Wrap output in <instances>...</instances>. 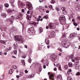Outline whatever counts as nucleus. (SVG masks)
I'll return each mask as SVG.
<instances>
[{
  "label": "nucleus",
  "mask_w": 80,
  "mask_h": 80,
  "mask_svg": "<svg viewBox=\"0 0 80 80\" xmlns=\"http://www.w3.org/2000/svg\"><path fill=\"white\" fill-rule=\"evenodd\" d=\"M62 46L63 47L67 48L68 47H70V44L67 43V41L66 40H63L62 42Z\"/></svg>",
  "instance_id": "f257e3e1"
},
{
  "label": "nucleus",
  "mask_w": 80,
  "mask_h": 80,
  "mask_svg": "<svg viewBox=\"0 0 80 80\" xmlns=\"http://www.w3.org/2000/svg\"><path fill=\"white\" fill-rule=\"evenodd\" d=\"M19 15L21 17H17V18H15L14 16H11V19H9L10 22H11V23H13V19H18V20H22V14L21 13L19 14Z\"/></svg>",
  "instance_id": "f03ea898"
},
{
  "label": "nucleus",
  "mask_w": 80,
  "mask_h": 80,
  "mask_svg": "<svg viewBox=\"0 0 80 80\" xmlns=\"http://www.w3.org/2000/svg\"><path fill=\"white\" fill-rule=\"evenodd\" d=\"M15 38L18 41V42H19L21 43L23 42V41H24V39L23 38V37L20 36H16L15 37Z\"/></svg>",
  "instance_id": "7ed1b4c3"
},
{
  "label": "nucleus",
  "mask_w": 80,
  "mask_h": 80,
  "mask_svg": "<svg viewBox=\"0 0 80 80\" xmlns=\"http://www.w3.org/2000/svg\"><path fill=\"white\" fill-rule=\"evenodd\" d=\"M42 62L45 64H46L47 66H48L49 62L48 61V58L47 57H45L43 59Z\"/></svg>",
  "instance_id": "20e7f679"
},
{
  "label": "nucleus",
  "mask_w": 80,
  "mask_h": 80,
  "mask_svg": "<svg viewBox=\"0 0 80 80\" xmlns=\"http://www.w3.org/2000/svg\"><path fill=\"white\" fill-rule=\"evenodd\" d=\"M26 5L28 6V8L29 10H32L33 9V7L32 6V4L30 2L27 1L26 2Z\"/></svg>",
  "instance_id": "39448f33"
},
{
  "label": "nucleus",
  "mask_w": 80,
  "mask_h": 80,
  "mask_svg": "<svg viewBox=\"0 0 80 80\" xmlns=\"http://www.w3.org/2000/svg\"><path fill=\"white\" fill-rule=\"evenodd\" d=\"M34 32V29L33 27H31L30 28L28 29V33H30V34L31 35H32L33 34V32Z\"/></svg>",
  "instance_id": "423d86ee"
},
{
  "label": "nucleus",
  "mask_w": 80,
  "mask_h": 80,
  "mask_svg": "<svg viewBox=\"0 0 80 80\" xmlns=\"http://www.w3.org/2000/svg\"><path fill=\"white\" fill-rule=\"evenodd\" d=\"M57 55L55 54H53L51 56V60H52L53 61H55L56 59H57Z\"/></svg>",
  "instance_id": "0eeeda50"
},
{
  "label": "nucleus",
  "mask_w": 80,
  "mask_h": 80,
  "mask_svg": "<svg viewBox=\"0 0 80 80\" xmlns=\"http://www.w3.org/2000/svg\"><path fill=\"white\" fill-rule=\"evenodd\" d=\"M18 5H20L22 8H24L25 5L24 3L20 1H18Z\"/></svg>",
  "instance_id": "6e6552de"
},
{
  "label": "nucleus",
  "mask_w": 80,
  "mask_h": 80,
  "mask_svg": "<svg viewBox=\"0 0 80 80\" xmlns=\"http://www.w3.org/2000/svg\"><path fill=\"white\" fill-rule=\"evenodd\" d=\"M75 34L73 33L70 34L68 38H70V39L72 40V39H73V38H74V37H75Z\"/></svg>",
  "instance_id": "1a4fd4ad"
},
{
  "label": "nucleus",
  "mask_w": 80,
  "mask_h": 80,
  "mask_svg": "<svg viewBox=\"0 0 80 80\" xmlns=\"http://www.w3.org/2000/svg\"><path fill=\"white\" fill-rule=\"evenodd\" d=\"M29 24L32 27H34V26H36V23L35 22H30Z\"/></svg>",
  "instance_id": "9d476101"
},
{
  "label": "nucleus",
  "mask_w": 80,
  "mask_h": 80,
  "mask_svg": "<svg viewBox=\"0 0 80 80\" xmlns=\"http://www.w3.org/2000/svg\"><path fill=\"white\" fill-rule=\"evenodd\" d=\"M65 19V17L63 16H61L59 18V20L60 22L62 21L63 20H64Z\"/></svg>",
  "instance_id": "9b49d317"
},
{
  "label": "nucleus",
  "mask_w": 80,
  "mask_h": 80,
  "mask_svg": "<svg viewBox=\"0 0 80 80\" xmlns=\"http://www.w3.org/2000/svg\"><path fill=\"white\" fill-rule=\"evenodd\" d=\"M45 42L46 44H47L48 45H49V43H50V41H49V40H48V38H46L45 39Z\"/></svg>",
  "instance_id": "f8f14e48"
},
{
  "label": "nucleus",
  "mask_w": 80,
  "mask_h": 80,
  "mask_svg": "<svg viewBox=\"0 0 80 80\" xmlns=\"http://www.w3.org/2000/svg\"><path fill=\"white\" fill-rule=\"evenodd\" d=\"M54 75L53 74L50 75L49 78V79H50V80H54V78H53Z\"/></svg>",
  "instance_id": "ddd939ff"
},
{
  "label": "nucleus",
  "mask_w": 80,
  "mask_h": 80,
  "mask_svg": "<svg viewBox=\"0 0 80 80\" xmlns=\"http://www.w3.org/2000/svg\"><path fill=\"white\" fill-rule=\"evenodd\" d=\"M49 27L50 28H54V24L51 23L49 26Z\"/></svg>",
  "instance_id": "4468645a"
},
{
  "label": "nucleus",
  "mask_w": 80,
  "mask_h": 80,
  "mask_svg": "<svg viewBox=\"0 0 80 80\" xmlns=\"http://www.w3.org/2000/svg\"><path fill=\"white\" fill-rule=\"evenodd\" d=\"M0 43L4 44V45H6V41H3L2 40H0Z\"/></svg>",
  "instance_id": "2eb2a0df"
},
{
  "label": "nucleus",
  "mask_w": 80,
  "mask_h": 80,
  "mask_svg": "<svg viewBox=\"0 0 80 80\" xmlns=\"http://www.w3.org/2000/svg\"><path fill=\"white\" fill-rule=\"evenodd\" d=\"M1 15L2 17L4 18L6 17V16H7L6 14L5 13H2L1 14Z\"/></svg>",
  "instance_id": "dca6fc26"
},
{
  "label": "nucleus",
  "mask_w": 80,
  "mask_h": 80,
  "mask_svg": "<svg viewBox=\"0 0 80 80\" xmlns=\"http://www.w3.org/2000/svg\"><path fill=\"white\" fill-rule=\"evenodd\" d=\"M51 36L52 37H54L55 36V32H52L51 33Z\"/></svg>",
  "instance_id": "f3484780"
},
{
  "label": "nucleus",
  "mask_w": 80,
  "mask_h": 80,
  "mask_svg": "<svg viewBox=\"0 0 80 80\" xmlns=\"http://www.w3.org/2000/svg\"><path fill=\"white\" fill-rule=\"evenodd\" d=\"M66 37L67 36H66V33H64L62 36V38H66Z\"/></svg>",
  "instance_id": "a211bd4d"
},
{
  "label": "nucleus",
  "mask_w": 80,
  "mask_h": 80,
  "mask_svg": "<svg viewBox=\"0 0 80 80\" xmlns=\"http://www.w3.org/2000/svg\"><path fill=\"white\" fill-rule=\"evenodd\" d=\"M13 70L12 69H10L9 71V74H12V73H13Z\"/></svg>",
  "instance_id": "6ab92c4d"
},
{
  "label": "nucleus",
  "mask_w": 80,
  "mask_h": 80,
  "mask_svg": "<svg viewBox=\"0 0 80 80\" xmlns=\"http://www.w3.org/2000/svg\"><path fill=\"white\" fill-rule=\"evenodd\" d=\"M42 32H43V29L41 27L39 28V32L42 33Z\"/></svg>",
  "instance_id": "aec40b11"
},
{
  "label": "nucleus",
  "mask_w": 80,
  "mask_h": 80,
  "mask_svg": "<svg viewBox=\"0 0 80 80\" xmlns=\"http://www.w3.org/2000/svg\"><path fill=\"white\" fill-rule=\"evenodd\" d=\"M57 78L59 79H62V75H58V76H57Z\"/></svg>",
  "instance_id": "412c9836"
},
{
  "label": "nucleus",
  "mask_w": 80,
  "mask_h": 80,
  "mask_svg": "<svg viewBox=\"0 0 80 80\" xmlns=\"http://www.w3.org/2000/svg\"><path fill=\"white\" fill-rule=\"evenodd\" d=\"M74 57V55L73 54H71L70 56V58L71 59H73Z\"/></svg>",
  "instance_id": "4be33fe9"
},
{
  "label": "nucleus",
  "mask_w": 80,
  "mask_h": 80,
  "mask_svg": "<svg viewBox=\"0 0 80 80\" xmlns=\"http://www.w3.org/2000/svg\"><path fill=\"white\" fill-rule=\"evenodd\" d=\"M58 50L60 52H62V49L60 48H58Z\"/></svg>",
  "instance_id": "5701e85b"
},
{
  "label": "nucleus",
  "mask_w": 80,
  "mask_h": 80,
  "mask_svg": "<svg viewBox=\"0 0 80 80\" xmlns=\"http://www.w3.org/2000/svg\"><path fill=\"white\" fill-rule=\"evenodd\" d=\"M40 11L41 12L43 13H45V9H42L40 10Z\"/></svg>",
  "instance_id": "b1692460"
},
{
  "label": "nucleus",
  "mask_w": 80,
  "mask_h": 80,
  "mask_svg": "<svg viewBox=\"0 0 80 80\" xmlns=\"http://www.w3.org/2000/svg\"><path fill=\"white\" fill-rule=\"evenodd\" d=\"M33 77H34V74H32L30 76H29L28 77V78H33Z\"/></svg>",
  "instance_id": "393cba45"
},
{
  "label": "nucleus",
  "mask_w": 80,
  "mask_h": 80,
  "mask_svg": "<svg viewBox=\"0 0 80 80\" xmlns=\"http://www.w3.org/2000/svg\"><path fill=\"white\" fill-rule=\"evenodd\" d=\"M22 62L23 65H25V61L24 60H22Z\"/></svg>",
  "instance_id": "a878e982"
},
{
  "label": "nucleus",
  "mask_w": 80,
  "mask_h": 80,
  "mask_svg": "<svg viewBox=\"0 0 80 80\" xmlns=\"http://www.w3.org/2000/svg\"><path fill=\"white\" fill-rule=\"evenodd\" d=\"M70 45L72 47H75V44H73V43H71Z\"/></svg>",
  "instance_id": "bb28decb"
},
{
  "label": "nucleus",
  "mask_w": 80,
  "mask_h": 80,
  "mask_svg": "<svg viewBox=\"0 0 80 80\" xmlns=\"http://www.w3.org/2000/svg\"><path fill=\"white\" fill-rule=\"evenodd\" d=\"M14 46V48H17V43H15Z\"/></svg>",
  "instance_id": "cd10ccee"
},
{
  "label": "nucleus",
  "mask_w": 80,
  "mask_h": 80,
  "mask_svg": "<svg viewBox=\"0 0 80 80\" xmlns=\"http://www.w3.org/2000/svg\"><path fill=\"white\" fill-rule=\"evenodd\" d=\"M80 75V72H78L76 73L75 75L76 76H78V75Z\"/></svg>",
  "instance_id": "c85d7f7f"
},
{
  "label": "nucleus",
  "mask_w": 80,
  "mask_h": 80,
  "mask_svg": "<svg viewBox=\"0 0 80 80\" xmlns=\"http://www.w3.org/2000/svg\"><path fill=\"white\" fill-rule=\"evenodd\" d=\"M68 65L69 67H72V63L69 62L68 63Z\"/></svg>",
  "instance_id": "c756f323"
},
{
  "label": "nucleus",
  "mask_w": 80,
  "mask_h": 80,
  "mask_svg": "<svg viewBox=\"0 0 80 80\" xmlns=\"http://www.w3.org/2000/svg\"><path fill=\"white\" fill-rule=\"evenodd\" d=\"M30 16L28 15L26 17V18H27V19L28 20H30Z\"/></svg>",
  "instance_id": "7c9ffc66"
},
{
  "label": "nucleus",
  "mask_w": 80,
  "mask_h": 80,
  "mask_svg": "<svg viewBox=\"0 0 80 80\" xmlns=\"http://www.w3.org/2000/svg\"><path fill=\"white\" fill-rule=\"evenodd\" d=\"M4 5L5 7H8V6H9V5H8V4L7 3H6V4H5Z\"/></svg>",
  "instance_id": "2f4dec72"
},
{
  "label": "nucleus",
  "mask_w": 80,
  "mask_h": 80,
  "mask_svg": "<svg viewBox=\"0 0 80 80\" xmlns=\"http://www.w3.org/2000/svg\"><path fill=\"white\" fill-rule=\"evenodd\" d=\"M55 1L54 0H52L51 1V3L52 4H54L55 3Z\"/></svg>",
  "instance_id": "473e14b6"
},
{
  "label": "nucleus",
  "mask_w": 80,
  "mask_h": 80,
  "mask_svg": "<svg viewBox=\"0 0 80 80\" xmlns=\"http://www.w3.org/2000/svg\"><path fill=\"white\" fill-rule=\"evenodd\" d=\"M14 53L15 55H17V50H14Z\"/></svg>",
  "instance_id": "72a5a7b5"
},
{
  "label": "nucleus",
  "mask_w": 80,
  "mask_h": 80,
  "mask_svg": "<svg viewBox=\"0 0 80 80\" xmlns=\"http://www.w3.org/2000/svg\"><path fill=\"white\" fill-rule=\"evenodd\" d=\"M68 80H72V78L71 77H68Z\"/></svg>",
  "instance_id": "f704fd0d"
},
{
  "label": "nucleus",
  "mask_w": 80,
  "mask_h": 80,
  "mask_svg": "<svg viewBox=\"0 0 80 80\" xmlns=\"http://www.w3.org/2000/svg\"><path fill=\"white\" fill-rule=\"evenodd\" d=\"M12 10H9L8 11V13H12Z\"/></svg>",
  "instance_id": "c9c22d12"
},
{
  "label": "nucleus",
  "mask_w": 80,
  "mask_h": 80,
  "mask_svg": "<svg viewBox=\"0 0 80 80\" xmlns=\"http://www.w3.org/2000/svg\"><path fill=\"white\" fill-rule=\"evenodd\" d=\"M64 68H65V69H66V70H67V69L68 68V65H66L64 66Z\"/></svg>",
  "instance_id": "e433bc0d"
},
{
  "label": "nucleus",
  "mask_w": 80,
  "mask_h": 80,
  "mask_svg": "<svg viewBox=\"0 0 80 80\" xmlns=\"http://www.w3.org/2000/svg\"><path fill=\"white\" fill-rule=\"evenodd\" d=\"M26 57H27V55H26L24 56H22V58H25Z\"/></svg>",
  "instance_id": "4c0bfd02"
},
{
  "label": "nucleus",
  "mask_w": 80,
  "mask_h": 80,
  "mask_svg": "<svg viewBox=\"0 0 80 80\" xmlns=\"http://www.w3.org/2000/svg\"><path fill=\"white\" fill-rule=\"evenodd\" d=\"M29 63H31V62H32V59H31V58H29V60H28Z\"/></svg>",
  "instance_id": "58836bf2"
},
{
  "label": "nucleus",
  "mask_w": 80,
  "mask_h": 80,
  "mask_svg": "<svg viewBox=\"0 0 80 80\" xmlns=\"http://www.w3.org/2000/svg\"><path fill=\"white\" fill-rule=\"evenodd\" d=\"M61 10H62V12H63V11L65 10V8L64 7H62L61 8Z\"/></svg>",
  "instance_id": "ea45409f"
},
{
  "label": "nucleus",
  "mask_w": 80,
  "mask_h": 80,
  "mask_svg": "<svg viewBox=\"0 0 80 80\" xmlns=\"http://www.w3.org/2000/svg\"><path fill=\"white\" fill-rule=\"evenodd\" d=\"M63 13H64V15H67V12L65 10L63 11Z\"/></svg>",
  "instance_id": "a19ab883"
},
{
  "label": "nucleus",
  "mask_w": 80,
  "mask_h": 80,
  "mask_svg": "<svg viewBox=\"0 0 80 80\" xmlns=\"http://www.w3.org/2000/svg\"><path fill=\"white\" fill-rule=\"evenodd\" d=\"M24 74V72H21L20 73L19 75H23Z\"/></svg>",
  "instance_id": "79ce46f5"
},
{
  "label": "nucleus",
  "mask_w": 80,
  "mask_h": 80,
  "mask_svg": "<svg viewBox=\"0 0 80 80\" xmlns=\"http://www.w3.org/2000/svg\"><path fill=\"white\" fill-rule=\"evenodd\" d=\"M74 59L76 61H77L78 60H79L78 58V57H76V58H74Z\"/></svg>",
  "instance_id": "37998d69"
},
{
  "label": "nucleus",
  "mask_w": 80,
  "mask_h": 80,
  "mask_svg": "<svg viewBox=\"0 0 80 80\" xmlns=\"http://www.w3.org/2000/svg\"><path fill=\"white\" fill-rule=\"evenodd\" d=\"M49 8H51V9L53 8V7H52V5H49Z\"/></svg>",
  "instance_id": "c03bdc74"
},
{
  "label": "nucleus",
  "mask_w": 80,
  "mask_h": 80,
  "mask_svg": "<svg viewBox=\"0 0 80 80\" xmlns=\"http://www.w3.org/2000/svg\"><path fill=\"white\" fill-rule=\"evenodd\" d=\"M44 18H48V15H46L44 17Z\"/></svg>",
  "instance_id": "a18cd8bd"
},
{
  "label": "nucleus",
  "mask_w": 80,
  "mask_h": 80,
  "mask_svg": "<svg viewBox=\"0 0 80 80\" xmlns=\"http://www.w3.org/2000/svg\"><path fill=\"white\" fill-rule=\"evenodd\" d=\"M73 25L75 26H77L78 25L77 23V22H74L73 23Z\"/></svg>",
  "instance_id": "49530a36"
},
{
  "label": "nucleus",
  "mask_w": 80,
  "mask_h": 80,
  "mask_svg": "<svg viewBox=\"0 0 80 80\" xmlns=\"http://www.w3.org/2000/svg\"><path fill=\"white\" fill-rule=\"evenodd\" d=\"M5 52H8V51H9V49H8V48H7L5 49Z\"/></svg>",
  "instance_id": "de8ad7c7"
},
{
  "label": "nucleus",
  "mask_w": 80,
  "mask_h": 80,
  "mask_svg": "<svg viewBox=\"0 0 80 80\" xmlns=\"http://www.w3.org/2000/svg\"><path fill=\"white\" fill-rule=\"evenodd\" d=\"M12 68H17V66H13Z\"/></svg>",
  "instance_id": "09e8293b"
},
{
  "label": "nucleus",
  "mask_w": 80,
  "mask_h": 80,
  "mask_svg": "<svg viewBox=\"0 0 80 80\" xmlns=\"http://www.w3.org/2000/svg\"><path fill=\"white\" fill-rule=\"evenodd\" d=\"M58 69H59V70H62V68H61V67H60V66H59Z\"/></svg>",
  "instance_id": "8fccbe9b"
},
{
  "label": "nucleus",
  "mask_w": 80,
  "mask_h": 80,
  "mask_svg": "<svg viewBox=\"0 0 80 80\" xmlns=\"http://www.w3.org/2000/svg\"><path fill=\"white\" fill-rule=\"evenodd\" d=\"M3 54V53L1 51L0 52V55L1 56H2V54Z\"/></svg>",
  "instance_id": "3c124183"
},
{
  "label": "nucleus",
  "mask_w": 80,
  "mask_h": 80,
  "mask_svg": "<svg viewBox=\"0 0 80 80\" xmlns=\"http://www.w3.org/2000/svg\"><path fill=\"white\" fill-rule=\"evenodd\" d=\"M16 77L17 78H20V76L17 75H16Z\"/></svg>",
  "instance_id": "603ef678"
},
{
  "label": "nucleus",
  "mask_w": 80,
  "mask_h": 80,
  "mask_svg": "<svg viewBox=\"0 0 80 80\" xmlns=\"http://www.w3.org/2000/svg\"><path fill=\"white\" fill-rule=\"evenodd\" d=\"M25 73H28V71H27V70H25Z\"/></svg>",
  "instance_id": "864d4df0"
},
{
  "label": "nucleus",
  "mask_w": 80,
  "mask_h": 80,
  "mask_svg": "<svg viewBox=\"0 0 80 80\" xmlns=\"http://www.w3.org/2000/svg\"><path fill=\"white\" fill-rule=\"evenodd\" d=\"M78 39L79 40H80V34H79L78 35Z\"/></svg>",
  "instance_id": "5fc2aeb1"
},
{
  "label": "nucleus",
  "mask_w": 80,
  "mask_h": 80,
  "mask_svg": "<svg viewBox=\"0 0 80 80\" xmlns=\"http://www.w3.org/2000/svg\"><path fill=\"white\" fill-rule=\"evenodd\" d=\"M43 68L45 69L46 68V65H44L43 66Z\"/></svg>",
  "instance_id": "6e6d98bb"
},
{
  "label": "nucleus",
  "mask_w": 80,
  "mask_h": 80,
  "mask_svg": "<svg viewBox=\"0 0 80 80\" xmlns=\"http://www.w3.org/2000/svg\"><path fill=\"white\" fill-rule=\"evenodd\" d=\"M72 70V69H69L68 70V71H69V72H71Z\"/></svg>",
  "instance_id": "4d7b16f0"
},
{
  "label": "nucleus",
  "mask_w": 80,
  "mask_h": 80,
  "mask_svg": "<svg viewBox=\"0 0 80 80\" xmlns=\"http://www.w3.org/2000/svg\"><path fill=\"white\" fill-rule=\"evenodd\" d=\"M62 55V52H60L59 54V56H61Z\"/></svg>",
  "instance_id": "13d9d810"
},
{
  "label": "nucleus",
  "mask_w": 80,
  "mask_h": 80,
  "mask_svg": "<svg viewBox=\"0 0 80 80\" xmlns=\"http://www.w3.org/2000/svg\"><path fill=\"white\" fill-rule=\"evenodd\" d=\"M40 18H38L37 19V21L38 22H39V21H40Z\"/></svg>",
  "instance_id": "bf43d9fd"
},
{
  "label": "nucleus",
  "mask_w": 80,
  "mask_h": 80,
  "mask_svg": "<svg viewBox=\"0 0 80 80\" xmlns=\"http://www.w3.org/2000/svg\"><path fill=\"white\" fill-rule=\"evenodd\" d=\"M9 51H10V50H12V47H9Z\"/></svg>",
  "instance_id": "052dcab7"
},
{
  "label": "nucleus",
  "mask_w": 80,
  "mask_h": 80,
  "mask_svg": "<svg viewBox=\"0 0 80 80\" xmlns=\"http://www.w3.org/2000/svg\"><path fill=\"white\" fill-rule=\"evenodd\" d=\"M27 13L28 14H30V11L28 10V11L27 12Z\"/></svg>",
  "instance_id": "680f3d73"
},
{
  "label": "nucleus",
  "mask_w": 80,
  "mask_h": 80,
  "mask_svg": "<svg viewBox=\"0 0 80 80\" xmlns=\"http://www.w3.org/2000/svg\"><path fill=\"white\" fill-rule=\"evenodd\" d=\"M56 10H57V11H59L60 10V9H59V8H57Z\"/></svg>",
  "instance_id": "e2e57ef3"
},
{
  "label": "nucleus",
  "mask_w": 80,
  "mask_h": 80,
  "mask_svg": "<svg viewBox=\"0 0 80 80\" xmlns=\"http://www.w3.org/2000/svg\"><path fill=\"white\" fill-rule=\"evenodd\" d=\"M10 2L11 3H13V1L10 0Z\"/></svg>",
  "instance_id": "0e129e2a"
},
{
  "label": "nucleus",
  "mask_w": 80,
  "mask_h": 80,
  "mask_svg": "<svg viewBox=\"0 0 80 80\" xmlns=\"http://www.w3.org/2000/svg\"><path fill=\"white\" fill-rule=\"evenodd\" d=\"M3 54H4L5 55H7V53L6 52H5Z\"/></svg>",
  "instance_id": "69168bd1"
},
{
  "label": "nucleus",
  "mask_w": 80,
  "mask_h": 80,
  "mask_svg": "<svg viewBox=\"0 0 80 80\" xmlns=\"http://www.w3.org/2000/svg\"><path fill=\"white\" fill-rule=\"evenodd\" d=\"M72 62H75V60L74 59H72Z\"/></svg>",
  "instance_id": "338daca9"
},
{
  "label": "nucleus",
  "mask_w": 80,
  "mask_h": 80,
  "mask_svg": "<svg viewBox=\"0 0 80 80\" xmlns=\"http://www.w3.org/2000/svg\"><path fill=\"white\" fill-rule=\"evenodd\" d=\"M54 71H57V68H54Z\"/></svg>",
  "instance_id": "774afa93"
}]
</instances>
